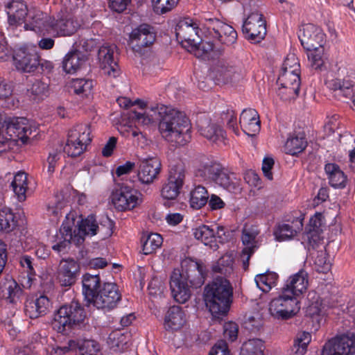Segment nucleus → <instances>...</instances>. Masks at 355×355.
<instances>
[{
  "label": "nucleus",
  "mask_w": 355,
  "mask_h": 355,
  "mask_svg": "<svg viewBox=\"0 0 355 355\" xmlns=\"http://www.w3.org/2000/svg\"><path fill=\"white\" fill-rule=\"evenodd\" d=\"M32 354L35 355H62L69 352L76 346V341L69 340L67 346L55 347L49 343L48 338L40 333L34 334L28 343Z\"/></svg>",
  "instance_id": "9b49d317"
},
{
  "label": "nucleus",
  "mask_w": 355,
  "mask_h": 355,
  "mask_svg": "<svg viewBox=\"0 0 355 355\" xmlns=\"http://www.w3.org/2000/svg\"><path fill=\"white\" fill-rule=\"evenodd\" d=\"M149 109L147 114L133 111L130 117L143 125L159 121L162 137L173 146H183L191 140V123L183 112L164 105L150 106Z\"/></svg>",
  "instance_id": "f257e3e1"
},
{
  "label": "nucleus",
  "mask_w": 355,
  "mask_h": 355,
  "mask_svg": "<svg viewBox=\"0 0 355 355\" xmlns=\"http://www.w3.org/2000/svg\"><path fill=\"white\" fill-rule=\"evenodd\" d=\"M114 225V222L108 217L104 218L98 224L95 216L90 214L87 218L78 220L77 225L73 230L67 218V221L62 223L60 230V239L62 240L53 245L52 248L55 251L61 252L70 243L80 245L83 243L86 235L94 236L99 233L104 238L110 236ZM57 238L59 239V236H57Z\"/></svg>",
  "instance_id": "f03ea898"
},
{
  "label": "nucleus",
  "mask_w": 355,
  "mask_h": 355,
  "mask_svg": "<svg viewBox=\"0 0 355 355\" xmlns=\"http://www.w3.org/2000/svg\"><path fill=\"white\" fill-rule=\"evenodd\" d=\"M130 338V334L123 333L120 330L111 332L107 338V344L114 351H123L127 347Z\"/></svg>",
  "instance_id": "a19ab883"
},
{
  "label": "nucleus",
  "mask_w": 355,
  "mask_h": 355,
  "mask_svg": "<svg viewBox=\"0 0 355 355\" xmlns=\"http://www.w3.org/2000/svg\"><path fill=\"white\" fill-rule=\"evenodd\" d=\"M184 178L185 166L184 164L178 162L172 165L169 170L168 178L162 186V196L167 200L175 199L183 186Z\"/></svg>",
  "instance_id": "1a4fd4ad"
},
{
  "label": "nucleus",
  "mask_w": 355,
  "mask_h": 355,
  "mask_svg": "<svg viewBox=\"0 0 355 355\" xmlns=\"http://www.w3.org/2000/svg\"><path fill=\"white\" fill-rule=\"evenodd\" d=\"M86 61L87 57L82 51L77 49L71 50L63 58L62 69L67 73H74Z\"/></svg>",
  "instance_id": "2f4dec72"
},
{
  "label": "nucleus",
  "mask_w": 355,
  "mask_h": 355,
  "mask_svg": "<svg viewBox=\"0 0 355 355\" xmlns=\"http://www.w3.org/2000/svg\"><path fill=\"white\" fill-rule=\"evenodd\" d=\"M196 125L200 135L213 142L223 141L225 139V132L223 129L212 123L211 119L205 114L197 116Z\"/></svg>",
  "instance_id": "393cba45"
},
{
  "label": "nucleus",
  "mask_w": 355,
  "mask_h": 355,
  "mask_svg": "<svg viewBox=\"0 0 355 355\" xmlns=\"http://www.w3.org/2000/svg\"><path fill=\"white\" fill-rule=\"evenodd\" d=\"M300 63L294 54L289 55L283 64L282 71H300Z\"/></svg>",
  "instance_id": "0e129e2a"
},
{
  "label": "nucleus",
  "mask_w": 355,
  "mask_h": 355,
  "mask_svg": "<svg viewBox=\"0 0 355 355\" xmlns=\"http://www.w3.org/2000/svg\"><path fill=\"white\" fill-rule=\"evenodd\" d=\"M76 346L73 349H70L69 351L78 347V352L77 355H99L101 354L99 352V346L95 340H85L80 344L76 343Z\"/></svg>",
  "instance_id": "4d7b16f0"
},
{
  "label": "nucleus",
  "mask_w": 355,
  "mask_h": 355,
  "mask_svg": "<svg viewBox=\"0 0 355 355\" xmlns=\"http://www.w3.org/2000/svg\"><path fill=\"white\" fill-rule=\"evenodd\" d=\"M254 121L259 122V116L258 112L254 109L244 110L240 116L239 123L240 125H246L247 124L252 123Z\"/></svg>",
  "instance_id": "bf43d9fd"
},
{
  "label": "nucleus",
  "mask_w": 355,
  "mask_h": 355,
  "mask_svg": "<svg viewBox=\"0 0 355 355\" xmlns=\"http://www.w3.org/2000/svg\"><path fill=\"white\" fill-rule=\"evenodd\" d=\"M142 252L144 254H150L161 247L163 243L162 236L157 233H145L141 239Z\"/></svg>",
  "instance_id": "58836bf2"
},
{
  "label": "nucleus",
  "mask_w": 355,
  "mask_h": 355,
  "mask_svg": "<svg viewBox=\"0 0 355 355\" xmlns=\"http://www.w3.org/2000/svg\"><path fill=\"white\" fill-rule=\"evenodd\" d=\"M277 279L278 275L274 272H267L255 277L257 286L265 293L269 292L272 287L276 286Z\"/></svg>",
  "instance_id": "a18cd8bd"
},
{
  "label": "nucleus",
  "mask_w": 355,
  "mask_h": 355,
  "mask_svg": "<svg viewBox=\"0 0 355 355\" xmlns=\"http://www.w3.org/2000/svg\"><path fill=\"white\" fill-rule=\"evenodd\" d=\"M324 170L328 175L329 184L333 187L343 188L345 187L347 177L337 164L334 163L327 164Z\"/></svg>",
  "instance_id": "e433bc0d"
},
{
  "label": "nucleus",
  "mask_w": 355,
  "mask_h": 355,
  "mask_svg": "<svg viewBox=\"0 0 355 355\" xmlns=\"http://www.w3.org/2000/svg\"><path fill=\"white\" fill-rule=\"evenodd\" d=\"M17 227V220L10 209L5 207L0 210V231L9 233Z\"/></svg>",
  "instance_id": "37998d69"
},
{
  "label": "nucleus",
  "mask_w": 355,
  "mask_h": 355,
  "mask_svg": "<svg viewBox=\"0 0 355 355\" xmlns=\"http://www.w3.org/2000/svg\"><path fill=\"white\" fill-rule=\"evenodd\" d=\"M293 225L281 224L279 225L275 231V235L278 241H284L293 237L300 231L302 227V223L297 218L293 221Z\"/></svg>",
  "instance_id": "4c0bfd02"
},
{
  "label": "nucleus",
  "mask_w": 355,
  "mask_h": 355,
  "mask_svg": "<svg viewBox=\"0 0 355 355\" xmlns=\"http://www.w3.org/2000/svg\"><path fill=\"white\" fill-rule=\"evenodd\" d=\"M307 141L302 133L288 137L284 145L286 153L292 155L302 153L306 147Z\"/></svg>",
  "instance_id": "ea45409f"
},
{
  "label": "nucleus",
  "mask_w": 355,
  "mask_h": 355,
  "mask_svg": "<svg viewBox=\"0 0 355 355\" xmlns=\"http://www.w3.org/2000/svg\"><path fill=\"white\" fill-rule=\"evenodd\" d=\"M83 287L85 298L91 302L101 289L99 275L86 273L83 277Z\"/></svg>",
  "instance_id": "c9c22d12"
},
{
  "label": "nucleus",
  "mask_w": 355,
  "mask_h": 355,
  "mask_svg": "<svg viewBox=\"0 0 355 355\" xmlns=\"http://www.w3.org/2000/svg\"><path fill=\"white\" fill-rule=\"evenodd\" d=\"M112 200L119 211L130 210L139 203L137 192L131 187L122 184L112 195Z\"/></svg>",
  "instance_id": "a211bd4d"
},
{
  "label": "nucleus",
  "mask_w": 355,
  "mask_h": 355,
  "mask_svg": "<svg viewBox=\"0 0 355 355\" xmlns=\"http://www.w3.org/2000/svg\"><path fill=\"white\" fill-rule=\"evenodd\" d=\"M233 263L234 258L232 255L231 254H225L212 266L211 269L214 273H220L227 276L233 272Z\"/></svg>",
  "instance_id": "49530a36"
},
{
  "label": "nucleus",
  "mask_w": 355,
  "mask_h": 355,
  "mask_svg": "<svg viewBox=\"0 0 355 355\" xmlns=\"http://www.w3.org/2000/svg\"><path fill=\"white\" fill-rule=\"evenodd\" d=\"M116 46L114 44H104L98 51L99 65L103 73L110 77L116 78L121 73L120 68L114 58Z\"/></svg>",
  "instance_id": "2eb2a0df"
},
{
  "label": "nucleus",
  "mask_w": 355,
  "mask_h": 355,
  "mask_svg": "<svg viewBox=\"0 0 355 355\" xmlns=\"http://www.w3.org/2000/svg\"><path fill=\"white\" fill-rule=\"evenodd\" d=\"M155 33L153 27L143 24L132 30L130 37L133 45V49L139 51L142 47L152 45L155 41Z\"/></svg>",
  "instance_id": "bb28decb"
},
{
  "label": "nucleus",
  "mask_w": 355,
  "mask_h": 355,
  "mask_svg": "<svg viewBox=\"0 0 355 355\" xmlns=\"http://www.w3.org/2000/svg\"><path fill=\"white\" fill-rule=\"evenodd\" d=\"M19 263L31 279L35 274L34 259L28 255H23L19 258Z\"/></svg>",
  "instance_id": "052dcab7"
},
{
  "label": "nucleus",
  "mask_w": 355,
  "mask_h": 355,
  "mask_svg": "<svg viewBox=\"0 0 355 355\" xmlns=\"http://www.w3.org/2000/svg\"><path fill=\"white\" fill-rule=\"evenodd\" d=\"M277 83L280 86L278 95L284 101L295 98L300 92V71H282Z\"/></svg>",
  "instance_id": "4468645a"
},
{
  "label": "nucleus",
  "mask_w": 355,
  "mask_h": 355,
  "mask_svg": "<svg viewBox=\"0 0 355 355\" xmlns=\"http://www.w3.org/2000/svg\"><path fill=\"white\" fill-rule=\"evenodd\" d=\"M327 87L336 92L338 96L348 98L352 96V88L354 87V81L349 77L335 78L326 81Z\"/></svg>",
  "instance_id": "72a5a7b5"
},
{
  "label": "nucleus",
  "mask_w": 355,
  "mask_h": 355,
  "mask_svg": "<svg viewBox=\"0 0 355 355\" xmlns=\"http://www.w3.org/2000/svg\"><path fill=\"white\" fill-rule=\"evenodd\" d=\"M185 315L181 307L173 306L168 310L164 318V327L166 330L176 331L185 323Z\"/></svg>",
  "instance_id": "f704fd0d"
},
{
  "label": "nucleus",
  "mask_w": 355,
  "mask_h": 355,
  "mask_svg": "<svg viewBox=\"0 0 355 355\" xmlns=\"http://www.w3.org/2000/svg\"><path fill=\"white\" fill-rule=\"evenodd\" d=\"M340 143L346 147L354 148L355 147V135L349 132H345L340 135Z\"/></svg>",
  "instance_id": "774afa93"
},
{
  "label": "nucleus",
  "mask_w": 355,
  "mask_h": 355,
  "mask_svg": "<svg viewBox=\"0 0 355 355\" xmlns=\"http://www.w3.org/2000/svg\"><path fill=\"white\" fill-rule=\"evenodd\" d=\"M91 133L89 123H80L73 126L68 133L64 152L71 157L80 156L92 141Z\"/></svg>",
  "instance_id": "0eeeda50"
},
{
  "label": "nucleus",
  "mask_w": 355,
  "mask_h": 355,
  "mask_svg": "<svg viewBox=\"0 0 355 355\" xmlns=\"http://www.w3.org/2000/svg\"><path fill=\"white\" fill-rule=\"evenodd\" d=\"M199 27L196 22L191 18L180 20L175 26L177 40L186 48H193L200 42Z\"/></svg>",
  "instance_id": "f8f14e48"
},
{
  "label": "nucleus",
  "mask_w": 355,
  "mask_h": 355,
  "mask_svg": "<svg viewBox=\"0 0 355 355\" xmlns=\"http://www.w3.org/2000/svg\"><path fill=\"white\" fill-rule=\"evenodd\" d=\"M195 174L196 177L214 182L229 191L236 193L241 190L240 180L218 162L203 163L196 169Z\"/></svg>",
  "instance_id": "39448f33"
},
{
  "label": "nucleus",
  "mask_w": 355,
  "mask_h": 355,
  "mask_svg": "<svg viewBox=\"0 0 355 355\" xmlns=\"http://www.w3.org/2000/svg\"><path fill=\"white\" fill-rule=\"evenodd\" d=\"M220 123L232 130L234 133L239 135V130L237 126L236 115L235 112L231 108H227L223 110L220 116Z\"/></svg>",
  "instance_id": "6e6d98bb"
},
{
  "label": "nucleus",
  "mask_w": 355,
  "mask_h": 355,
  "mask_svg": "<svg viewBox=\"0 0 355 355\" xmlns=\"http://www.w3.org/2000/svg\"><path fill=\"white\" fill-rule=\"evenodd\" d=\"M23 290L14 280L0 286V298L7 304H17L20 302Z\"/></svg>",
  "instance_id": "473e14b6"
},
{
  "label": "nucleus",
  "mask_w": 355,
  "mask_h": 355,
  "mask_svg": "<svg viewBox=\"0 0 355 355\" xmlns=\"http://www.w3.org/2000/svg\"><path fill=\"white\" fill-rule=\"evenodd\" d=\"M29 91L36 96L46 95L48 91V85L42 81L36 80L33 83Z\"/></svg>",
  "instance_id": "69168bd1"
},
{
  "label": "nucleus",
  "mask_w": 355,
  "mask_h": 355,
  "mask_svg": "<svg viewBox=\"0 0 355 355\" xmlns=\"http://www.w3.org/2000/svg\"><path fill=\"white\" fill-rule=\"evenodd\" d=\"M299 301L293 295L286 293L282 289L281 295L270 303V314L277 318L286 320L294 315L299 310Z\"/></svg>",
  "instance_id": "6e6552de"
},
{
  "label": "nucleus",
  "mask_w": 355,
  "mask_h": 355,
  "mask_svg": "<svg viewBox=\"0 0 355 355\" xmlns=\"http://www.w3.org/2000/svg\"><path fill=\"white\" fill-rule=\"evenodd\" d=\"M308 59L310 66L315 70H322L326 68V58L324 54V47L321 46L317 49L308 50Z\"/></svg>",
  "instance_id": "09e8293b"
},
{
  "label": "nucleus",
  "mask_w": 355,
  "mask_h": 355,
  "mask_svg": "<svg viewBox=\"0 0 355 355\" xmlns=\"http://www.w3.org/2000/svg\"><path fill=\"white\" fill-rule=\"evenodd\" d=\"M299 39L304 49L313 50L323 46L325 35L320 28L307 24L302 26L299 31Z\"/></svg>",
  "instance_id": "412c9836"
},
{
  "label": "nucleus",
  "mask_w": 355,
  "mask_h": 355,
  "mask_svg": "<svg viewBox=\"0 0 355 355\" xmlns=\"http://www.w3.org/2000/svg\"><path fill=\"white\" fill-rule=\"evenodd\" d=\"M355 354V334L347 333L329 340L323 347L322 355H353Z\"/></svg>",
  "instance_id": "9d476101"
},
{
  "label": "nucleus",
  "mask_w": 355,
  "mask_h": 355,
  "mask_svg": "<svg viewBox=\"0 0 355 355\" xmlns=\"http://www.w3.org/2000/svg\"><path fill=\"white\" fill-rule=\"evenodd\" d=\"M311 336L309 332L297 333L291 347L293 355H304L306 352L307 346L311 342Z\"/></svg>",
  "instance_id": "8fccbe9b"
},
{
  "label": "nucleus",
  "mask_w": 355,
  "mask_h": 355,
  "mask_svg": "<svg viewBox=\"0 0 355 355\" xmlns=\"http://www.w3.org/2000/svg\"><path fill=\"white\" fill-rule=\"evenodd\" d=\"M190 285L184 278V273L175 269L170 279V288L173 299L178 303L184 304L187 302L191 295Z\"/></svg>",
  "instance_id": "4be33fe9"
},
{
  "label": "nucleus",
  "mask_w": 355,
  "mask_h": 355,
  "mask_svg": "<svg viewBox=\"0 0 355 355\" xmlns=\"http://www.w3.org/2000/svg\"><path fill=\"white\" fill-rule=\"evenodd\" d=\"M239 327L233 322H229L223 326V334L225 338L230 341H234L238 336Z\"/></svg>",
  "instance_id": "e2e57ef3"
},
{
  "label": "nucleus",
  "mask_w": 355,
  "mask_h": 355,
  "mask_svg": "<svg viewBox=\"0 0 355 355\" xmlns=\"http://www.w3.org/2000/svg\"><path fill=\"white\" fill-rule=\"evenodd\" d=\"M39 18L35 19L36 26L39 28L43 26L49 28L58 36H69L73 35L79 27V24L74 20L72 15L68 12H61L56 18H52L44 13L39 15Z\"/></svg>",
  "instance_id": "423d86ee"
},
{
  "label": "nucleus",
  "mask_w": 355,
  "mask_h": 355,
  "mask_svg": "<svg viewBox=\"0 0 355 355\" xmlns=\"http://www.w3.org/2000/svg\"><path fill=\"white\" fill-rule=\"evenodd\" d=\"M7 132L10 137L26 144L33 134L35 136L37 128L31 125L26 118H13L8 123Z\"/></svg>",
  "instance_id": "b1692460"
},
{
  "label": "nucleus",
  "mask_w": 355,
  "mask_h": 355,
  "mask_svg": "<svg viewBox=\"0 0 355 355\" xmlns=\"http://www.w3.org/2000/svg\"><path fill=\"white\" fill-rule=\"evenodd\" d=\"M209 198V196L206 188L198 185L191 191V207L193 209H199L207 203Z\"/></svg>",
  "instance_id": "79ce46f5"
},
{
  "label": "nucleus",
  "mask_w": 355,
  "mask_h": 355,
  "mask_svg": "<svg viewBox=\"0 0 355 355\" xmlns=\"http://www.w3.org/2000/svg\"><path fill=\"white\" fill-rule=\"evenodd\" d=\"M263 343L260 339H250L241 348V355H263Z\"/></svg>",
  "instance_id": "864d4df0"
},
{
  "label": "nucleus",
  "mask_w": 355,
  "mask_h": 355,
  "mask_svg": "<svg viewBox=\"0 0 355 355\" xmlns=\"http://www.w3.org/2000/svg\"><path fill=\"white\" fill-rule=\"evenodd\" d=\"M189 51L193 52L194 55L203 60H209L211 57L214 51V44L211 42H204L200 38V42L193 46L188 49Z\"/></svg>",
  "instance_id": "603ef678"
},
{
  "label": "nucleus",
  "mask_w": 355,
  "mask_h": 355,
  "mask_svg": "<svg viewBox=\"0 0 355 355\" xmlns=\"http://www.w3.org/2000/svg\"><path fill=\"white\" fill-rule=\"evenodd\" d=\"M27 175L24 172L17 173L11 183V187L19 201L26 200V192L27 190Z\"/></svg>",
  "instance_id": "c03bdc74"
},
{
  "label": "nucleus",
  "mask_w": 355,
  "mask_h": 355,
  "mask_svg": "<svg viewBox=\"0 0 355 355\" xmlns=\"http://www.w3.org/2000/svg\"><path fill=\"white\" fill-rule=\"evenodd\" d=\"M194 237L203 243L205 245L214 246L215 242V234L213 229L209 226L202 225L193 230Z\"/></svg>",
  "instance_id": "de8ad7c7"
},
{
  "label": "nucleus",
  "mask_w": 355,
  "mask_h": 355,
  "mask_svg": "<svg viewBox=\"0 0 355 355\" xmlns=\"http://www.w3.org/2000/svg\"><path fill=\"white\" fill-rule=\"evenodd\" d=\"M205 20L204 26L213 38L226 45L236 42L237 33L232 26L217 18H205Z\"/></svg>",
  "instance_id": "ddd939ff"
},
{
  "label": "nucleus",
  "mask_w": 355,
  "mask_h": 355,
  "mask_svg": "<svg viewBox=\"0 0 355 355\" xmlns=\"http://www.w3.org/2000/svg\"><path fill=\"white\" fill-rule=\"evenodd\" d=\"M205 266L198 261H191L184 274L185 280L192 288H198L204 284L206 278Z\"/></svg>",
  "instance_id": "c756f323"
},
{
  "label": "nucleus",
  "mask_w": 355,
  "mask_h": 355,
  "mask_svg": "<svg viewBox=\"0 0 355 355\" xmlns=\"http://www.w3.org/2000/svg\"><path fill=\"white\" fill-rule=\"evenodd\" d=\"M88 320L84 306L78 301L72 300L55 312L51 326L58 333L67 335L76 329H87Z\"/></svg>",
  "instance_id": "20e7f679"
},
{
  "label": "nucleus",
  "mask_w": 355,
  "mask_h": 355,
  "mask_svg": "<svg viewBox=\"0 0 355 355\" xmlns=\"http://www.w3.org/2000/svg\"><path fill=\"white\" fill-rule=\"evenodd\" d=\"M10 26L15 28L26 21L28 15V6L24 0H10L5 2Z\"/></svg>",
  "instance_id": "cd10ccee"
},
{
  "label": "nucleus",
  "mask_w": 355,
  "mask_h": 355,
  "mask_svg": "<svg viewBox=\"0 0 355 355\" xmlns=\"http://www.w3.org/2000/svg\"><path fill=\"white\" fill-rule=\"evenodd\" d=\"M211 77L218 85H225L239 80L241 78V69L225 60H218L214 65Z\"/></svg>",
  "instance_id": "6ab92c4d"
},
{
  "label": "nucleus",
  "mask_w": 355,
  "mask_h": 355,
  "mask_svg": "<svg viewBox=\"0 0 355 355\" xmlns=\"http://www.w3.org/2000/svg\"><path fill=\"white\" fill-rule=\"evenodd\" d=\"M70 87L74 94L87 96L93 88V82L92 80L85 78L73 79L70 83Z\"/></svg>",
  "instance_id": "3c124183"
},
{
  "label": "nucleus",
  "mask_w": 355,
  "mask_h": 355,
  "mask_svg": "<svg viewBox=\"0 0 355 355\" xmlns=\"http://www.w3.org/2000/svg\"><path fill=\"white\" fill-rule=\"evenodd\" d=\"M13 60L18 70L28 73L35 71L40 64L35 47L24 46L19 49L13 55Z\"/></svg>",
  "instance_id": "dca6fc26"
},
{
  "label": "nucleus",
  "mask_w": 355,
  "mask_h": 355,
  "mask_svg": "<svg viewBox=\"0 0 355 355\" xmlns=\"http://www.w3.org/2000/svg\"><path fill=\"white\" fill-rule=\"evenodd\" d=\"M209 355H230L225 340H219L210 350Z\"/></svg>",
  "instance_id": "338daca9"
},
{
  "label": "nucleus",
  "mask_w": 355,
  "mask_h": 355,
  "mask_svg": "<svg viewBox=\"0 0 355 355\" xmlns=\"http://www.w3.org/2000/svg\"><path fill=\"white\" fill-rule=\"evenodd\" d=\"M50 305V300L45 295L28 300L25 304L26 315L31 319L39 318L47 313Z\"/></svg>",
  "instance_id": "7c9ffc66"
},
{
  "label": "nucleus",
  "mask_w": 355,
  "mask_h": 355,
  "mask_svg": "<svg viewBox=\"0 0 355 355\" xmlns=\"http://www.w3.org/2000/svg\"><path fill=\"white\" fill-rule=\"evenodd\" d=\"M137 165L138 180L144 184L153 183L157 178L162 167L161 162L157 157L140 159Z\"/></svg>",
  "instance_id": "5701e85b"
},
{
  "label": "nucleus",
  "mask_w": 355,
  "mask_h": 355,
  "mask_svg": "<svg viewBox=\"0 0 355 355\" xmlns=\"http://www.w3.org/2000/svg\"><path fill=\"white\" fill-rule=\"evenodd\" d=\"M314 263L316 266V270L320 272L325 273L331 268V264L327 261L325 254L322 251L317 252V257Z\"/></svg>",
  "instance_id": "680f3d73"
},
{
  "label": "nucleus",
  "mask_w": 355,
  "mask_h": 355,
  "mask_svg": "<svg viewBox=\"0 0 355 355\" xmlns=\"http://www.w3.org/2000/svg\"><path fill=\"white\" fill-rule=\"evenodd\" d=\"M79 271L80 266L74 259H62L58 268L57 279L62 286H71L76 282Z\"/></svg>",
  "instance_id": "a878e982"
},
{
  "label": "nucleus",
  "mask_w": 355,
  "mask_h": 355,
  "mask_svg": "<svg viewBox=\"0 0 355 355\" xmlns=\"http://www.w3.org/2000/svg\"><path fill=\"white\" fill-rule=\"evenodd\" d=\"M307 286V274L304 271L301 270L290 277L282 289L286 293H289V295H293L297 299V297L306 290Z\"/></svg>",
  "instance_id": "c85d7f7f"
},
{
  "label": "nucleus",
  "mask_w": 355,
  "mask_h": 355,
  "mask_svg": "<svg viewBox=\"0 0 355 355\" xmlns=\"http://www.w3.org/2000/svg\"><path fill=\"white\" fill-rule=\"evenodd\" d=\"M117 286L112 283H105L98 295L90 302L97 309L111 310L116 307L121 300Z\"/></svg>",
  "instance_id": "aec40b11"
},
{
  "label": "nucleus",
  "mask_w": 355,
  "mask_h": 355,
  "mask_svg": "<svg viewBox=\"0 0 355 355\" xmlns=\"http://www.w3.org/2000/svg\"><path fill=\"white\" fill-rule=\"evenodd\" d=\"M232 297V286L225 277H218L204 288L203 298L206 307L216 318L227 315Z\"/></svg>",
  "instance_id": "7ed1b4c3"
},
{
  "label": "nucleus",
  "mask_w": 355,
  "mask_h": 355,
  "mask_svg": "<svg viewBox=\"0 0 355 355\" xmlns=\"http://www.w3.org/2000/svg\"><path fill=\"white\" fill-rule=\"evenodd\" d=\"M179 0H152L153 10L157 14H163L171 10Z\"/></svg>",
  "instance_id": "13d9d810"
},
{
  "label": "nucleus",
  "mask_w": 355,
  "mask_h": 355,
  "mask_svg": "<svg viewBox=\"0 0 355 355\" xmlns=\"http://www.w3.org/2000/svg\"><path fill=\"white\" fill-rule=\"evenodd\" d=\"M243 33L245 37L254 42H259L266 35V21L261 13L252 12L243 24Z\"/></svg>",
  "instance_id": "f3484780"
},
{
  "label": "nucleus",
  "mask_w": 355,
  "mask_h": 355,
  "mask_svg": "<svg viewBox=\"0 0 355 355\" xmlns=\"http://www.w3.org/2000/svg\"><path fill=\"white\" fill-rule=\"evenodd\" d=\"M242 242L246 246L257 248L256 238L259 234L257 226L245 224L242 231Z\"/></svg>",
  "instance_id": "5fc2aeb1"
}]
</instances>
